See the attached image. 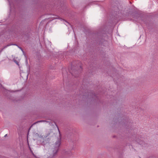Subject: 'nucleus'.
I'll use <instances>...</instances> for the list:
<instances>
[{"label":"nucleus","instance_id":"nucleus-5","mask_svg":"<svg viewBox=\"0 0 158 158\" xmlns=\"http://www.w3.org/2000/svg\"><path fill=\"white\" fill-rule=\"evenodd\" d=\"M138 18H140H140H141V17H140V16H138Z\"/></svg>","mask_w":158,"mask_h":158},{"label":"nucleus","instance_id":"nucleus-4","mask_svg":"<svg viewBox=\"0 0 158 158\" xmlns=\"http://www.w3.org/2000/svg\"><path fill=\"white\" fill-rule=\"evenodd\" d=\"M135 20L136 21H138V19H135Z\"/></svg>","mask_w":158,"mask_h":158},{"label":"nucleus","instance_id":"nucleus-6","mask_svg":"<svg viewBox=\"0 0 158 158\" xmlns=\"http://www.w3.org/2000/svg\"><path fill=\"white\" fill-rule=\"evenodd\" d=\"M7 134H6L5 135V137H6L7 136Z\"/></svg>","mask_w":158,"mask_h":158},{"label":"nucleus","instance_id":"nucleus-3","mask_svg":"<svg viewBox=\"0 0 158 158\" xmlns=\"http://www.w3.org/2000/svg\"><path fill=\"white\" fill-rule=\"evenodd\" d=\"M15 61L17 64L19 65V63L17 61L15 60Z\"/></svg>","mask_w":158,"mask_h":158},{"label":"nucleus","instance_id":"nucleus-2","mask_svg":"<svg viewBox=\"0 0 158 158\" xmlns=\"http://www.w3.org/2000/svg\"><path fill=\"white\" fill-rule=\"evenodd\" d=\"M71 74L73 76H74V77H78V76H77V75H74V74L73 73H71Z\"/></svg>","mask_w":158,"mask_h":158},{"label":"nucleus","instance_id":"nucleus-1","mask_svg":"<svg viewBox=\"0 0 158 158\" xmlns=\"http://www.w3.org/2000/svg\"><path fill=\"white\" fill-rule=\"evenodd\" d=\"M60 144V140L58 139V140L55 143L54 148L52 149L53 153V156H54L58 151L59 147Z\"/></svg>","mask_w":158,"mask_h":158},{"label":"nucleus","instance_id":"nucleus-7","mask_svg":"<svg viewBox=\"0 0 158 158\" xmlns=\"http://www.w3.org/2000/svg\"><path fill=\"white\" fill-rule=\"evenodd\" d=\"M33 154V155L35 156V155L34 154H33V153H32Z\"/></svg>","mask_w":158,"mask_h":158}]
</instances>
